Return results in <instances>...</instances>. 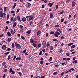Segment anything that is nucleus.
<instances>
[{
	"instance_id": "obj_1",
	"label": "nucleus",
	"mask_w": 78,
	"mask_h": 78,
	"mask_svg": "<svg viewBox=\"0 0 78 78\" xmlns=\"http://www.w3.org/2000/svg\"><path fill=\"white\" fill-rule=\"evenodd\" d=\"M42 45L44 46V48H45L47 47V44L45 42L43 41L42 43Z\"/></svg>"
},
{
	"instance_id": "obj_2",
	"label": "nucleus",
	"mask_w": 78,
	"mask_h": 78,
	"mask_svg": "<svg viewBox=\"0 0 78 78\" xmlns=\"http://www.w3.org/2000/svg\"><path fill=\"white\" fill-rule=\"evenodd\" d=\"M16 48L18 49H20L21 48V46L19 44H18L16 45Z\"/></svg>"
},
{
	"instance_id": "obj_3",
	"label": "nucleus",
	"mask_w": 78,
	"mask_h": 78,
	"mask_svg": "<svg viewBox=\"0 0 78 78\" xmlns=\"http://www.w3.org/2000/svg\"><path fill=\"white\" fill-rule=\"evenodd\" d=\"M17 19L18 21H19L20 22H21V20H20V17L18 15L17 16Z\"/></svg>"
},
{
	"instance_id": "obj_4",
	"label": "nucleus",
	"mask_w": 78,
	"mask_h": 78,
	"mask_svg": "<svg viewBox=\"0 0 78 78\" xmlns=\"http://www.w3.org/2000/svg\"><path fill=\"white\" fill-rule=\"evenodd\" d=\"M2 48L3 50H6V46L5 45H3Z\"/></svg>"
},
{
	"instance_id": "obj_5",
	"label": "nucleus",
	"mask_w": 78,
	"mask_h": 78,
	"mask_svg": "<svg viewBox=\"0 0 78 78\" xmlns=\"http://www.w3.org/2000/svg\"><path fill=\"white\" fill-rule=\"evenodd\" d=\"M41 34V30H39L37 32V36H40L39 34Z\"/></svg>"
},
{
	"instance_id": "obj_6",
	"label": "nucleus",
	"mask_w": 78,
	"mask_h": 78,
	"mask_svg": "<svg viewBox=\"0 0 78 78\" xmlns=\"http://www.w3.org/2000/svg\"><path fill=\"white\" fill-rule=\"evenodd\" d=\"M53 3H54V2L52 3L50 2L48 3V5L50 6V7H51L53 5Z\"/></svg>"
},
{
	"instance_id": "obj_7",
	"label": "nucleus",
	"mask_w": 78,
	"mask_h": 78,
	"mask_svg": "<svg viewBox=\"0 0 78 78\" xmlns=\"http://www.w3.org/2000/svg\"><path fill=\"white\" fill-rule=\"evenodd\" d=\"M75 2H72V6H75Z\"/></svg>"
},
{
	"instance_id": "obj_8",
	"label": "nucleus",
	"mask_w": 78,
	"mask_h": 78,
	"mask_svg": "<svg viewBox=\"0 0 78 78\" xmlns=\"http://www.w3.org/2000/svg\"><path fill=\"white\" fill-rule=\"evenodd\" d=\"M3 13L2 12H1L0 13V17H3Z\"/></svg>"
},
{
	"instance_id": "obj_9",
	"label": "nucleus",
	"mask_w": 78,
	"mask_h": 78,
	"mask_svg": "<svg viewBox=\"0 0 78 78\" xmlns=\"http://www.w3.org/2000/svg\"><path fill=\"white\" fill-rule=\"evenodd\" d=\"M10 31H11V33L12 34H14V33H15V32L13 30H12V29Z\"/></svg>"
},
{
	"instance_id": "obj_10",
	"label": "nucleus",
	"mask_w": 78,
	"mask_h": 78,
	"mask_svg": "<svg viewBox=\"0 0 78 78\" xmlns=\"http://www.w3.org/2000/svg\"><path fill=\"white\" fill-rule=\"evenodd\" d=\"M7 34L9 36H11V33L9 32H8Z\"/></svg>"
},
{
	"instance_id": "obj_11",
	"label": "nucleus",
	"mask_w": 78,
	"mask_h": 78,
	"mask_svg": "<svg viewBox=\"0 0 78 78\" xmlns=\"http://www.w3.org/2000/svg\"><path fill=\"white\" fill-rule=\"evenodd\" d=\"M22 20L23 22H25V21H26V18L25 17L23 18L22 19Z\"/></svg>"
},
{
	"instance_id": "obj_12",
	"label": "nucleus",
	"mask_w": 78,
	"mask_h": 78,
	"mask_svg": "<svg viewBox=\"0 0 78 78\" xmlns=\"http://www.w3.org/2000/svg\"><path fill=\"white\" fill-rule=\"evenodd\" d=\"M31 32V30H30L28 31H27V34H30V33Z\"/></svg>"
},
{
	"instance_id": "obj_13",
	"label": "nucleus",
	"mask_w": 78,
	"mask_h": 78,
	"mask_svg": "<svg viewBox=\"0 0 78 78\" xmlns=\"http://www.w3.org/2000/svg\"><path fill=\"white\" fill-rule=\"evenodd\" d=\"M17 20V18H15L13 20L12 22L14 23Z\"/></svg>"
},
{
	"instance_id": "obj_14",
	"label": "nucleus",
	"mask_w": 78,
	"mask_h": 78,
	"mask_svg": "<svg viewBox=\"0 0 78 78\" xmlns=\"http://www.w3.org/2000/svg\"><path fill=\"white\" fill-rule=\"evenodd\" d=\"M20 60L21 59V58L20 57H17L16 58V61H18V60Z\"/></svg>"
},
{
	"instance_id": "obj_15",
	"label": "nucleus",
	"mask_w": 78,
	"mask_h": 78,
	"mask_svg": "<svg viewBox=\"0 0 78 78\" xmlns=\"http://www.w3.org/2000/svg\"><path fill=\"white\" fill-rule=\"evenodd\" d=\"M77 62V60H74V61H73V64H76V63Z\"/></svg>"
},
{
	"instance_id": "obj_16",
	"label": "nucleus",
	"mask_w": 78,
	"mask_h": 78,
	"mask_svg": "<svg viewBox=\"0 0 78 78\" xmlns=\"http://www.w3.org/2000/svg\"><path fill=\"white\" fill-rule=\"evenodd\" d=\"M31 3H28V7H27L28 8H30V7L31 6Z\"/></svg>"
},
{
	"instance_id": "obj_17",
	"label": "nucleus",
	"mask_w": 78,
	"mask_h": 78,
	"mask_svg": "<svg viewBox=\"0 0 78 78\" xmlns=\"http://www.w3.org/2000/svg\"><path fill=\"white\" fill-rule=\"evenodd\" d=\"M6 8H7L6 7H5L4 8V12H6Z\"/></svg>"
},
{
	"instance_id": "obj_18",
	"label": "nucleus",
	"mask_w": 78,
	"mask_h": 78,
	"mask_svg": "<svg viewBox=\"0 0 78 78\" xmlns=\"http://www.w3.org/2000/svg\"><path fill=\"white\" fill-rule=\"evenodd\" d=\"M11 39L10 38H8V41H7L8 42H10V41H11Z\"/></svg>"
},
{
	"instance_id": "obj_19",
	"label": "nucleus",
	"mask_w": 78,
	"mask_h": 78,
	"mask_svg": "<svg viewBox=\"0 0 78 78\" xmlns=\"http://www.w3.org/2000/svg\"><path fill=\"white\" fill-rule=\"evenodd\" d=\"M16 23H17L16 22H15L14 23V25H13V27H16V25H17L16 24Z\"/></svg>"
},
{
	"instance_id": "obj_20",
	"label": "nucleus",
	"mask_w": 78,
	"mask_h": 78,
	"mask_svg": "<svg viewBox=\"0 0 78 78\" xmlns=\"http://www.w3.org/2000/svg\"><path fill=\"white\" fill-rule=\"evenodd\" d=\"M30 42L31 43H33V42H34V41L33 40V39H30Z\"/></svg>"
},
{
	"instance_id": "obj_21",
	"label": "nucleus",
	"mask_w": 78,
	"mask_h": 78,
	"mask_svg": "<svg viewBox=\"0 0 78 78\" xmlns=\"http://www.w3.org/2000/svg\"><path fill=\"white\" fill-rule=\"evenodd\" d=\"M77 14H75V15H74V19H75V18H76V17H77Z\"/></svg>"
},
{
	"instance_id": "obj_22",
	"label": "nucleus",
	"mask_w": 78,
	"mask_h": 78,
	"mask_svg": "<svg viewBox=\"0 0 78 78\" xmlns=\"http://www.w3.org/2000/svg\"><path fill=\"white\" fill-rule=\"evenodd\" d=\"M55 34H58V35H59V34H60V33H59V32L58 31H56Z\"/></svg>"
},
{
	"instance_id": "obj_23",
	"label": "nucleus",
	"mask_w": 78,
	"mask_h": 78,
	"mask_svg": "<svg viewBox=\"0 0 78 78\" xmlns=\"http://www.w3.org/2000/svg\"><path fill=\"white\" fill-rule=\"evenodd\" d=\"M50 18H53V14L52 13H51L50 14Z\"/></svg>"
},
{
	"instance_id": "obj_24",
	"label": "nucleus",
	"mask_w": 78,
	"mask_h": 78,
	"mask_svg": "<svg viewBox=\"0 0 78 78\" xmlns=\"http://www.w3.org/2000/svg\"><path fill=\"white\" fill-rule=\"evenodd\" d=\"M73 43H70L68 44V46H71L72 45H73Z\"/></svg>"
},
{
	"instance_id": "obj_25",
	"label": "nucleus",
	"mask_w": 78,
	"mask_h": 78,
	"mask_svg": "<svg viewBox=\"0 0 78 78\" xmlns=\"http://www.w3.org/2000/svg\"><path fill=\"white\" fill-rule=\"evenodd\" d=\"M13 71L12 70V68H11L10 69V71H9V72H12Z\"/></svg>"
},
{
	"instance_id": "obj_26",
	"label": "nucleus",
	"mask_w": 78,
	"mask_h": 78,
	"mask_svg": "<svg viewBox=\"0 0 78 78\" xmlns=\"http://www.w3.org/2000/svg\"><path fill=\"white\" fill-rule=\"evenodd\" d=\"M33 18H34V17H31L29 19V20H31V19H33Z\"/></svg>"
},
{
	"instance_id": "obj_27",
	"label": "nucleus",
	"mask_w": 78,
	"mask_h": 78,
	"mask_svg": "<svg viewBox=\"0 0 78 78\" xmlns=\"http://www.w3.org/2000/svg\"><path fill=\"white\" fill-rule=\"evenodd\" d=\"M50 59H49V61H51V60H52L53 59L52 58V57H50Z\"/></svg>"
},
{
	"instance_id": "obj_28",
	"label": "nucleus",
	"mask_w": 78,
	"mask_h": 78,
	"mask_svg": "<svg viewBox=\"0 0 78 78\" xmlns=\"http://www.w3.org/2000/svg\"><path fill=\"white\" fill-rule=\"evenodd\" d=\"M10 58H11V55H9L8 57V60H9V59H10Z\"/></svg>"
},
{
	"instance_id": "obj_29",
	"label": "nucleus",
	"mask_w": 78,
	"mask_h": 78,
	"mask_svg": "<svg viewBox=\"0 0 78 78\" xmlns=\"http://www.w3.org/2000/svg\"><path fill=\"white\" fill-rule=\"evenodd\" d=\"M33 46H34V47H36L37 46L36 44L34 43H33Z\"/></svg>"
},
{
	"instance_id": "obj_30",
	"label": "nucleus",
	"mask_w": 78,
	"mask_h": 78,
	"mask_svg": "<svg viewBox=\"0 0 78 78\" xmlns=\"http://www.w3.org/2000/svg\"><path fill=\"white\" fill-rule=\"evenodd\" d=\"M76 46L75 45H72L71 46V48H75Z\"/></svg>"
},
{
	"instance_id": "obj_31",
	"label": "nucleus",
	"mask_w": 78,
	"mask_h": 78,
	"mask_svg": "<svg viewBox=\"0 0 78 78\" xmlns=\"http://www.w3.org/2000/svg\"><path fill=\"white\" fill-rule=\"evenodd\" d=\"M12 48H14V43H12Z\"/></svg>"
},
{
	"instance_id": "obj_32",
	"label": "nucleus",
	"mask_w": 78,
	"mask_h": 78,
	"mask_svg": "<svg viewBox=\"0 0 78 78\" xmlns=\"http://www.w3.org/2000/svg\"><path fill=\"white\" fill-rule=\"evenodd\" d=\"M47 47H48V46H50V44H49V43H48V42L47 43Z\"/></svg>"
},
{
	"instance_id": "obj_33",
	"label": "nucleus",
	"mask_w": 78,
	"mask_h": 78,
	"mask_svg": "<svg viewBox=\"0 0 78 78\" xmlns=\"http://www.w3.org/2000/svg\"><path fill=\"white\" fill-rule=\"evenodd\" d=\"M50 50H52L53 49V46H51L50 47Z\"/></svg>"
},
{
	"instance_id": "obj_34",
	"label": "nucleus",
	"mask_w": 78,
	"mask_h": 78,
	"mask_svg": "<svg viewBox=\"0 0 78 78\" xmlns=\"http://www.w3.org/2000/svg\"><path fill=\"white\" fill-rule=\"evenodd\" d=\"M13 19H14V17H12L11 19H10L11 21H13Z\"/></svg>"
},
{
	"instance_id": "obj_35",
	"label": "nucleus",
	"mask_w": 78,
	"mask_h": 78,
	"mask_svg": "<svg viewBox=\"0 0 78 78\" xmlns=\"http://www.w3.org/2000/svg\"><path fill=\"white\" fill-rule=\"evenodd\" d=\"M57 31H59L60 33H61V30L59 29H58L57 30Z\"/></svg>"
},
{
	"instance_id": "obj_36",
	"label": "nucleus",
	"mask_w": 78,
	"mask_h": 78,
	"mask_svg": "<svg viewBox=\"0 0 78 78\" xmlns=\"http://www.w3.org/2000/svg\"><path fill=\"white\" fill-rule=\"evenodd\" d=\"M55 27H58V28H59V26L58 25H55Z\"/></svg>"
},
{
	"instance_id": "obj_37",
	"label": "nucleus",
	"mask_w": 78,
	"mask_h": 78,
	"mask_svg": "<svg viewBox=\"0 0 78 78\" xmlns=\"http://www.w3.org/2000/svg\"><path fill=\"white\" fill-rule=\"evenodd\" d=\"M53 41H56V42H58V40L56 39H54L53 40Z\"/></svg>"
},
{
	"instance_id": "obj_38",
	"label": "nucleus",
	"mask_w": 78,
	"mask_h": 78,
	"mask_svg": "<svg viewBox=\"0 0 78 78\" xmlns=\"http://www.w3.org/2000/svg\"><path fill=\"white\" fill-rule=\"evenodd\" d=\"M40 63L41 64H43L44 63V61H40Z\"/></svg>"
},
{
	"instance_id": "obj_39",
	"label": "nucleus",
	"mask_w": 78,
	"mask_h": 78,
	"mask_svg": "<svg viewBox=\"0 0 78 78\" xmlns=\"http://www.w3.org/2000/svg\"><path fill=\"white\" fill-rule=\"evenodd\" d=\"M61 38L62 39H65V38L64 37L62 36L61 37Z\"/></svg>"
},
{
	"instance_id": "obj_40",
	"label": "nucleus",
	"mask_w": 78,
	"mask_h": 78,
	"mask_svg": "<svg viewBox=\"0 0 78 78\" xmlns=\"http://www.w3.org/2000/svg\"><path fill=\"white\" fill-rule=\"evenodd\" d=\"M10 12L11 13H14V12H15V11H14V10L11 11Z\"/></svg>"
},
{
	"instance_id": "obj_41",
	"label": "nucleus",
	"mask_w": 78,
	"mask_h": 78,
	"mask_svg": "<svg viewBox=\"0 0 78 78\" xmlns=\"http://www.w3.org/2000/svg\"><path fill=\"white\" fill-rule=\"evenodd\" d=\"M21 38H22V39H23V40H24V39H25V38L23 36H21Z\"/></svg>"
},
{
	"instance_id": "obj_42",
	"label": "nucleus",
	"mask_w": 78,
	"mask_h": 78,
	"mask_svg": "<svg viewBox=\"0 0 78 78\" xmlns=\"http://www.w3.org/2000/svg\"><path fill=\"white\" fill-rule=\"evenodd\" d=\"M20 10V9H17V11H16V12H19V11Z\"/></svg>"
},
{
	"instance_id": "obj_43",
	"label": "nucleus",
	"mask_w": 78,
	"mask_h": 78,
	"mask_svg": "<svg viewBox=\"0 0 78 78\" xmlns=\"http://www.w3.org/2000/svg\"><path fill=\"white\" fill-rule=\"evenodd\" d=\"M39 55H42V51H40V52L39 53Z\"/></svg>"
},
{
	"instance_id": "obj_44",
	"label": "nucleus",
	"mask_w": 78,
	"mask_h": 78,
	"mask_svg": "<svg viewBox=\"0 0 78 78\" xmlns=\"http://www.w3.org/2000/svg\"><path fill=\"white\" fill-rule=\"evenodd\" d=\"M50 34H54V32L51 31L50 33Z\"/></svg>"
},
{
	"instance_id": "obj_45",
	"label": "nucleus",
	"mask_w": 78,
	"mask_h": 78,
	"mask_svg": "<svg viewBox=\"0 0 78 78\" xmlns=\"http://www.w3.org/2000/svg\"><path fill=\"white\" fill-rule=\"evenodd\" d=\"M11 48H8V49H7V50H8V51H10V50H11Z\"/></svg>"
},
{
	"instance_id": "obj_46",
	"label": "nucleus",
	"mask_w": 78,
	"mask_h": 78,
	"mask_svg": "<svg viewBox=\"0 0 78 78\" xmlns=\"http://www.w3.org/2000/svg\"><path fill=\"white\" fill-rule=\"evenodd\" d=\"M56 74H57V72H55L53 73V75H56Z\"/></svg>"
},
{
	"instance_id": "obj_47",
	"label": "nucleus",
	"mask_w": 78,
	"mask_h": 78,
	"mask_svg": "<svg viewBox=\"0 0 78 78\" xmlns=\"http://www.w3.org/2000/svg\"><path fill=\"white\" fill-rule=\"evenodd\" d=\"M64 72L62 73L61 74V76H62V75H63L64 74Z\"/></svg>"
},
{
	"instance_id": "obj_48",
	"label": "nucleus",
	"mask_w": 78,
	"mask_h": 78,
	"mask_svg": "<svg viewBox=\"0 0 78 78\" xmlns=\"http://www.w3.org/2000/svg\"><path fill=\"white\" fill-rule=\"evenodd\" d=\"M46 37H48V33H47L46 34Z\"/></svg>"
},
{
	"instance_id": "obj_49",
	"label": "nucleus",
	"mask_w": 78,
	"mask_h": 78,
	"mask_svg": "<svg viewBox=\"0 0 78 78\" xmlns=\"http://www.w3.org/2000/svg\"><path fill=\"white\" fill-rule=\"evenodd\" d=\"M7 72V69H5L4 70V72Z\"/></svg>"
},
{
	"instance_id": "obj_50",
	"label": "nucleus",
	"mask_w": 78,
	"mask_h": 78,
	"mask_svg": "<svg viewBox=\"0 0 78 78\" xmlns=\"http://www.w3.org/2000/svg\"><path fill=\"white\" fill-rule=\"evenodd\" d=\"M58 8V5H57L56 7V9H57Z\"/></svg>"
},
{
	"instance_id": "obj_51",
	"label": "nucleus",
	"mask_w": 78,
	"mask_h": 78,
	"mask_svg": "<svg viewBox=\"0 0 78 78\" xmlns=\"http://www.w3.org/2000/svg\"><path fill=\"white\" fill-rule=\"evenodd\" d=\"M66 55H67V56H69V55H70V54L69 53H66Z\"/></svg>"
},
{
	"instance_id": "obj_52",
	"label": "nucleus",
	"mask_w": 78,
	"mask_h": 78,
	"mask_svg": "<svg viewBox=\"0 0 78 78\" xmlns=\"http://www.w3.org/2000/svg\"><path fill=\"white\" fill-rule=\"evenodd\" d=\"M8 19H9V15H8L7 16V20H8Z\"/></svg>"
},
{
	"instance_id": "obj_53",
	"label": "nucleus",
	"mask_w": 78,
	"mask_h": 78,
	"mask_svg": "<svg viewBox=\"0 0 78 78\" xmlns=\"http://www.w3.org/2000/svg\"><path fill=\"white\" fill-rule=\"evenodd\" d=\"M64 20V19H63L62 20H61V22H63Z\"/></svg>"
},
{
	"instance_id": "obj_54",
	"label": "nucleus",
	"mask_w": 78,
	"mask_h": 78,
	"mask_svg": "<svg viewBox=\"0 0 78 78\" xmlns=\"http://www.w3.org/2000/svg\"><path fill=\"white\" fill-rule=\"evenodd\" d=\"M20 28H23V26H22V25H20Z\"/></svg>"
},
{
	"instance_id": "obj_55",
	"label": "nucleus",
	"mask_w": 78,
	"mask_h": 78,
	"mask_svg": "<svg viewBox=\"0 0 78 78\" xmlns=\"http://www.w3.org/2000/svg\"><path fill=\"white\" fill-rule=\"evenodd\" d=\"M55 36L56 37H58V35H57V34H55Z\"/></svg>"
},
{
	"instance_id": "obj_56",
	"label": "nucleus",
	"mask_w": 78,
	"mask_h": 78,
	"mask_svg": "<svg viewBox=\"0 0 78 78\" xmlns=\"http://www.w3.org/2000/svg\"><path fill=\"white\" fill-rule=\"evenodd\" d=\"M31 16H26V18H29L30 17H31Z\"/></svg>"
},
{
	"instance_id": "obj_57",
	"label": "nucleus",
	"mask_w": 78,
	"mask_h": 78,
	"mask_svg": "<svg viewBox=\"0 0 78 78\" xmlns=\"http://www.w3.org/2000/svg\"><path fill=\"white\" fill-rule=\"evenodd\" d=\"M16 55H15L14 56V58H13V60H14V59H15V58H16Z\"/></svg>"
},
{
	"instance_id": "obj_58",
	"label": "nucleus",
	"mask_w": 78,
	"mask_h": 78,
	"mask_svg": "<svg viewBox=\"0 0 78 78\" xmlns=\"http://www.w3.org/2000/svg\"><path fill=\"white\" fill-rule=\"evenodd\" d=\"M70 59V58H67L66 61H69Z\"/></svg>"
},
{
	"instance_id": "obj_59",
	"label": "nucleus",
	"mask_w": 78,
	"mask_h": 78,
	"mask_svg": "<svg viewBox=\"0 0 78 78\" xmlns=\"http://www.w3.org/2000/svg\"><path fill=\"white\" fill-rule=\"evenodd\" d=\"M38 46L39 47H41V44H39L38 45Z\"/></svg>"
},
{
	"instance_id": "obj_60",
	"label": "nucleus",
	"mask_w": 78,
	"mask_h": 78,
	"mask_svg": "<svg viewBox=\"0 0 78 78\" xmlns=\"http://www.w3.org/2000/svg\"><path fill=\"white\" fill-rule=\"evenodd\" d=\"M55 67H58L59 66V65H55Z\"/></svg>"
},
{
	"instance_id": "obj_61",
	"label": "nucleus",
	"mask_w": 78,
	"mask_h": 78,
	"mask_svg": "<svg viewBox=\"0 0 78 78\" xmlns=\"http://www.w3.org/2000/svg\"><path fill=\"white\" fill-rule=\"evenodd\" d=\"M12 73V74H15V72H14V71H13Z\"/></svg>"
},
{
	"instance_id": "obj_62",
	"label": "nucleus",
	"mask_w": 78,
	"mask_h": 78,
	"mask_svg": "<svg viewBox=\"0 0 78 78\" xmlns=\"http://www.w3.org/2000/svg\"><path fill=\"white\" fill-rule=\"evenodd\" d=\"M5 64H6V62H4L2 63V66H4V65H5Z\"/></svg>"
},
{
	"instance_id": "obj_63",
	"label": "nucleus",
	"mask_w": 78,
	"mask_h": 78,
	"mask_svg": "<svg viewBox=\"0 0 78 78\" xmlns=\"http://www.w3.org/2000/svg\"><path fill=\"white\" fill-rule=\"evenodd\" d=\"M5 76H6V74H4L3 76V78H5Z\"/></svg>"
},
{
	"instance_id": "obj_64",
	"label": "nucleus",
	"mask_w": 78,
	"mask_h": 78,
	"mask_svg": "<svg viewBox=\"0 0 78 78\" xmlns=\"http://www.w3.org/2000/svg\"><path fill=\"white\" fill-rule=\"evenodd\" d=\"M36 78H40V76H38L36 77Z\"/></svg>"
}]
</instances>
